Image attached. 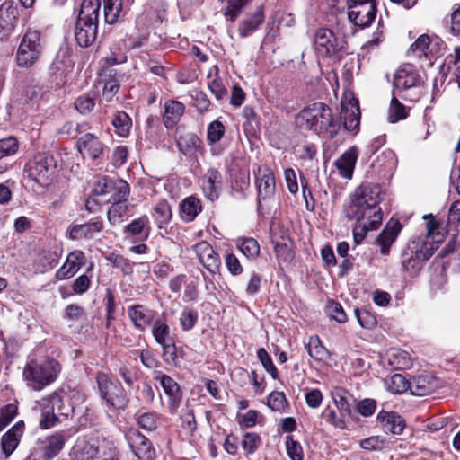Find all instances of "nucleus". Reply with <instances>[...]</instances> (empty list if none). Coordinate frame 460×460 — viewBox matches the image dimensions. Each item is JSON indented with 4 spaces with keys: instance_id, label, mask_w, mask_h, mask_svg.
<instances>
[{
    "instance_id": "f257e3e1",
    "label": "nucleus",
    "mask_w": 460,
    "mask_h": 460,
    "mask_svg": "<svg viewBox=\"0 0 460 460\" xmlns=\"http://www.w3.org/2000/svg\"><path fill=\"white\" fill-rule=\"evenodd\" d=\"M381 188L379 185L362 184L350 195L349 202L344 208L349 220L381 223L383 213L379 208Z\"/></svg>"
},
{
    "instance_id": "f03ea898",
    "label": "nucleus",
    "mask_w": 460,
    "mask_h": 460,
    "mask_svg": "<svg viewBox=\"0 0 460 460\" xmlns=\"http://www.w3.org/2000/svg\"><path fill=\"white\" fill-rule=\"evenodd\" d=\"M60 371L59 362L45 356L30 359L24 366L22 376L28 387L41 391L58 379Z\"/></svg>"
},
{
    "instance_id": "7ed1b4c3",
    "label": "nucleus",
    "mask_w": 460,
    "mask_h": 460,
    "mask_svg": "<svg viewBox=\"0 0 460 460\" xmlns=\"http://www.w3.org/2000/svg\"><path fill=\"white\" fill-rule=\"evenodd\" d=\"M307 129L317 134L326 133L330 137L336 136L339 126L334 121L332 110L323 102H314L305 107L298 115Z\"/></svg>"
},
{
    "instance_id": "20e7f679",
    "label": "nucleus",
    "mask_w": 460,
    "mask_h": 460,
    "mask_svg": "<svg viewBox=\"0 0 460 460\" xmlns=\"http://www.w3.org/2000/svg\"><path fill=\"white\" fill-rule=\"evenodd\" d=\"M96 381L100 396L105 405L115 409H122L127 405L128 395L119 383L111 381L104 373H98Z\"/></svg>"
},
{
    "instance_id": "39448f33",
    "label": "nucleus",
    "mask_w": 460,
    "mask_h": 460,
    "mask_svg": "<svg viewBox=\"0 0 460 460\" xmlns=\"http://www.w3.org/2000/svg\"><path fill=\"white\" fill-rule=\"evenodd\" d=\"M41 53L40 34L37 31L29 30L23 36L16 53L19 66L30 67Z\"/></svg>"
},
{
    "instance_id": "423d86ee",
    "label": "nucleus",
    "mask_w": 460,
    "mask_h": 460,
    "mask_svg": "<svg viewBox=\"0 0 460 460\" xmlns=\"http://www.w3.org/2000/svg\"><path fill=\"white\" fill-rule=\"evenodd\" d=\"M29 177L41 187L52 181L55 173V162L52 156L39 154L28 164Z\"/></svg>"
},
{
    "instance_id": "0eeeda50",
    "label": "nucleus",
    "mask_w": 460,
    "mask_h": 460,
    "mask_svg": "<svg viewBox=\"0 0 460 460\" xmlns=\"http://www.w3.org/2000/svg\"><path fill=\"white\" fill-rule=\"evenodd\" d=\"M59 405L60 394L58 393H52L35 402L32 411L35 414H40L39 425L42 429H49L61 422V419L53 411V407Z\"/></svg>"
},
{
    "instance_id": "6e6552de",
    "label": "nucleus",
    "mask_w": 460,
    "mask_h": 460,
    "mask_svg": "<svg viewBox=\"0 0 460 460\" xmlns=\"http://www.w3.org/2000/svg\"><path fill=\"white\" fill-rule=\"evenodd\" d=\"M66 440L64 432H55L44 438H40L35 448L36 454L42 460H50L62 450Z\"/></svg>"
},
{
    "instance_id": "1a4fd4ad",
    "label": "nucleus",
    "mask_w": 460,
    "mask_h": 460,
    "mask_svg": "<svg viewBox=\"0 0 460 460\" xmlns=\"http://www.w3.org/2000/svg\"><path fill=\"white\" fill-rule=\"evenodd\" d=\"M376 16V2L348 5L349 21L361 29L368 27Z\"/></svg>"
},
{
    "instance_id": "9d476101",
    "label": "nucleus",
    "mask_w": 460,
    "mask_h": 460,
    "mask_svg": "<svg viewBox=\"0 0 460 460\" xmlns=\"http://www.w3.org/2000/svg\"><path fill=\"white\" fill-rule=\"evenodd\" d=\"M127 440L134 455L139 460H154L155 450L150 440L142 435L137 429H130L127 433Z\"/></svg>"
},
{
    "instance_id": "9b49d317",
    "label": "nucleus",
    "mask_w": 460,
    "mask_h": 460,
    "mask_svg": "<svg viewBox=\"0 0 460 460\" xmlns=\"http://www.w3.org/2000/svg\"><path fill=\"white\" fill-rule=\"evenodd\" d=\"M77 138L76 148L84 158L95 160L99 158L105 148V145L100 137L85 131Z\"/></svg>"
},
{
    "instance_id": "f8f14e48",
    "label": "nucleus",
    "mask_w": 460,
    "mask_h": 460,
    "mask_svg": "<svg viewBox=\"0 0 460 460\" xmlns=\"http://www.w3.org/2000/svg\"><path fill=\"white\" fill-rule=\"evenodd\" d=\"M341 113L344 128L350 132H357L360 123V111L358 100L351 93H346L341 101Z\"/></svg>"
},
{
    "instance_id": "ddd939ff",
    "label": "nucleus",
    "mask_w": 460,
    "mask_h": 460,
    "mask_svg": "<svg viewBox=\"0 0 460 460\" xmlns=\"http://www.w3.org/2000/svg\"><path fill=\"white\" fill-rule=\"evenodd\" d=\"M314 49L318 55L330 57L339 50L340 42L332 31L320 28L314 34Z\"/></svg>"
},
{
    "instance_id": "4468645a",
    "label": "nucleus",
    "mask_w": 460,
    "mask_h": 460,
    "mask_svg": "<svg viewBox=\"0 0 460 460\" xmlns=\"http://www.w3.org/2000/svg\"><path fill=\"white\" fill-rule=\"evenodd\" d=\"M270 239L279 260L290 261L293 258L291 241L285 230L277 226H270Z\"/></svg>"
},
{
    "instance_id": "2eb2a0df",
    "label": "nucleus",
    "mask_w": 460,
    "mask_h": 460,
    "mask_svg": "<svg viewBox=\"0 0 460 460\" xmlns=\"http://www.w3.org/2000/svg\"><path fill=\"white\" fill-rule=\"evenodd\" d=\"M258 199H267L274 196L276 190L275 177L270 167L261 165L256 172Z\"/></svg>"
},
{
    "instance_id": "dca6fc26",
    "label": "nucleus",
    "mask_w": 460,
    "mask_h": 460,
    "mask_svg": "<svg viewBox=\"0 0 460 460\" xmlns=\"http://www.w3.org/2000/svg\"><path fill=\"white\" fill-rule=\"evenodd\" d=\"M84 263V253L80 250H75L68 253L63 265L56 271L55 277L58 280L71 279Z\"/></svg>"
},
{
    "instance_id": "f3484780",
    "label": "nucleus",
    "mask_w": 460,
    "mask_h": 460,
    "mask_svg": "<svg viewBox=\"0 0 460 460\" xmlns=\"http://www.w3.org/2000/svg\"><path fill=\"white\" fill-rule=\"evenodd\" d=\"M441 238L429 240V236H416L407 244L406 250L412 252L421 259L428 261L438 247Z\"/></svg>"
},
{
    "instance_id": "a211bd4d",
    "label": "nucleus",
    "mask_w": 460,
    "mask_h": 460,
    "mask_svg": "<svg viewBox=\"0 0 460 460\" xmlns=\"http://www.w3.org/2000/svg\"><path fill=\"white\" fill-rule=\"evenodd\" d=\"M103 229L100 217H94L85 224L70 226L67 234L72 240L91 239Z\"/></svg>"
},
{
    "instance_id": "6ab92c4d",
    "label": "nucleus",
    "mask_w": 460,
    "mask_h": 460,
    "mask_svg": "<svg viewBox=\"0 0 460 460\" xmlns=\"http://www.w3.org/2000/svg\"><path fill=\"white\" fill-rule=\"evenodd\" d=\"M194 250L199 258V262L211 273L219 270L221 261L208 242H200L194 246Z\"/></svg>"
},
{
    "instance_id": "aec40b11",
    "label": "nucleus",
    "mask_w": 460,
    "mask_h": 460,
    "mask_svg": "<svg viewBox=\"0 0 460 460\" xmlns=\"http://www.w3.org/2000/svg\"><path fill=\"white\" fill-rule=\"evenodd\" d=\"M128 315L134 327L143 332L154 323L155 312L143 305H133L128 307Z\"/></svg>"
},
{
    "instance_id": "412c9836",
    "label": "nucleus",
    "mask_w": 460,
    "mask_h": 460,
    "mask_svg": "<svg viewBox=\"0 0 460 460\" xmlns=\"http://www.w3.org/2000/svg\"><path fill=\"white\" fill-rule=\"evenodd\" d=\"M402 224L397 219H390L385 225L384 230L377 237V243L381 247V253L388 255L392 244L396 240L402 230Z\"/></svg>"
},
{
    "instance_id": "4be33fe9",
    "label": "nucleus",
    "mask_w": 460,
    "mask_h": 460,
    "mask_svg": "<svg viewBox=\"0 0 460 460\" xmlns=\"http://www.w3.org/2000/svg\"><path fill=\"white\" fill-rule=\"evenodd\" d=\"M421 83L418 72L411 66H404L394 74V85L399 90H407Z\"/></svg>"
},
{
    "instance_id": "5701e85b",
    "label": "nucleus",
    "mask_w": 460,
    "mask_h": 460,
    "mask_svg": "<svg viewBox=\"0 0 460 460\" xmlns=\"http://www.w3.org/2000/svg\"><path fill=\"white\" fill-rule=\"evenodd\" d=\"M17 22V6L11 1H4L0 6V35L10 33Z\"/></svg>"
},
{
    "instance_id": "b1692460",
    "label": "nucleus",
    "mask_w": 460,
    "mask_h": 460,
    "mask_svg": "<svg viewBox=\"0 0 460 460\" xmlns=\"http://www.w3.org/2000/svg\"><path fill=\"white\" fill-rule=\"evenodd\" d=\"M222 185V174L215 168H209L202 178V190L207 199L215 200L218 198Z\"/></svg>"
},
{
    "instance_id": "393cba45",
    "label": "nucleus",
    "mask_w": 460,
    "mask_h": 460,
    "mask_svg": "<svg viewBox=\"0 0 460 460\" xmlns=\"http://www.w3.org/2000/svg\"><path fill=\"white\" fill-rule=\"evenodd\" d=\"M23 432L24 423L19 421L4 434L1 439V448L5 458H8L16 449Z\"/></svg>"
},
{
    "instance_id": "a878e982",
    "label": "nucleus",
    "mask_w": 460,
    "mask_h": 460,
    "mask_svg": "<svg viewBox=\"0 0 460 460\" xmlns=\"http://www.w3.org/2000/svg\"><path fill=\"white\" fill-rule=\"evenodd\" d=\"M160 385L164 394L169 398V408L172 413L176 412L181 400V392L179 385L171 376L162 375L160 377Z\"/></svg>"
},
{
    "instance_id": "bb28decb",
    "label": "nucleus",
    "mask_w": 460,
    "mask_h": 460,
    "mask_svg": "<svg viewBox=\"0 0 460 460\" xmlns=\"http://www.w3.org/2000/svg\"><path fill=\"white\" fill-rule=\"evenodd\" d=\"M151 232L149 217L146 215L132 220L124 228V234L128 237H138L141 241L148 239Z\"/></svg>"
},
{
    "instance_id": "cd10ccee",
    "label": "nucleus",
    "mask_w": 460,
    "mask_h": 460,
    "mask_svg": "<svg viewBox=\"0 0 460 460\" xmlns=\"http://www.w3.org/2000/svg\"><path fill=\"white\" fill-rule=\"evenodd\" d=\"M358 159V150L355 146L345 151L336 161L335 166L341 176L345 179H351Z\"/></svg>"
},
{
    "instance_id": "c85d7f7f",
    "label": "nucleus",
    "mask_w": 460,
    "mask_h": 460,
    "mask_svg": "<svg viewBox=\"0 0 460 460\" xmlns=\"http://www.w3.org/2000/svg\"><path fill=\"white\" fill-rule=\"evenodd\" d=\"M98 24L77 21L75 36L79 46L86 48L94 42L97 37Z\"/></svg>"
},
{
    "instance_id": "c756f323",
    "label": "nucleus",
    "mask_w": 460,
    "mask_h": 460,
    "mask_svg": "<svg viewBox=\"0 0 460 460\" xmlns=\"http://www.w3.org/2000/svg\"><path fill=\"white\" fill-rule=\"evenodd\" d=\"M164 124L167 128H172L180 121L181 116L184 113L185 106L181 102L168 100L164 102Z\"/></svg>"
},
{
    "instance_id": "7c9ffc66",
    "label": "nucleus",
    "mask_w": 460,
    "mask_h": 460,
    "mask_svg": "<svg viewBox=\"0 0 460 460\" xmlns=\"http://www.w3.org/2000/svg\"><path fill=\"white\" fill-rule=\"evenodd\" d=\"M377 420L381 423L382 429L385 432L394 435L402 434L405 427L402 418L394 412L382 411L377 415Z\"/></svg>"
},
{
    "instance_id": "2f4dec72",
    "label": "nucleus",
    "mask_w": 460,
    "mask_h": 460,
    "mask_svg": "<svg viewBox=\"0 0 460 460\" xmlns=\"http://www.w3.org/2000/svg\"><path fill=\"white\" fill-rule=\"evenodd\" d=\"M265 16L262 7H258L256 11L246 19L240 22L238 32L241 38H246L257 31L260 25L264 22Z\"/></svg>"
},
{
    "instance_id": "473e14b6",
    "label": "nucleus",
    "mask_w": 460,
    "mask_h": 460,
    "mask_svg": "<svg viewBox=\"0 0 460 460\" xmlns=\"http://www.w3.org/2000/svg\"><path fill=\"white\" fill-rule=\"evenodd\" d=\"M100 9V0H84L81 4L77 21L98 24Z\"/></svg>"
},
{
    "instance_id": "72a5a7b5",
    "label": "nucleus",
    "mask_w": 460,
    "mask_h": 460,
    "mask_svg": "<svg viewBox=\"0 0 460 460\" xmlns=\"http://www.w3.org/2000/svg\"><path fill=\"white\" fill-rule=\"evenodd\" d=\"M200 200L196 197L185 198L180 204V217L184 222H191L201 212Z\"/></svg>"
},
{
    "instance_id": "f704fd0d",
    "label": "nucleus",
    "mask_w": 460,
    "mask_h": 460,
    "mask_svg": "<svg viewBox=\"0 0 460 460\" xmlns=\"http://www.w3.org/2000/svg\"><path fill=\"white\" fill-rule=\"evenodd\" d=\"M426 261L406 249L403 250L401 257L403 270L407 271L411 276L416 275L422 269Z\"/></svg>"
},
{
    "instance_id": "c9c22d12",
    "label": "nucleus",
    "mask_w": 460,
    "mask_h": 460,
    "mask_svg": "<svg viewBox=\"0 0 460 460\" xmlns=\"http://www.w3.org/2000/svg\"><path fill=\"white\" fill-rule=\"evenodd\" d=\"M208 87L217 100H222L226 96L227 90L222 79L218 76V69L217 66L212 67L208 72Z\"/></svg>"
},
{
    "instance_id": "e433bc0d",
    "label": "nucleus",
    "mask_w": 460,
    "mask_h": 460,
    "mask_svg": "<svg viewBox=\"0 0 460 460\" xmlns=\"http://www.w3.org/2000/svg\"><path fill=\"white\" fill-rule=\"evenodd\" d=\"M104 18L107 23H116L123 13L122 0H104Z\"/></svg>"
},
{
    "instance_id": "4c0bfd02",
    "label": "nucleus",
    "mask_w": 460,
    "mask_h": 460,
    "mask_svg": "<svg viewBox=\"0 0 460 460\" xmlns=\"http://www.w3.org/2000/svg\"><path fill=\"white\" fill-rule=\"evenodd\" d=\"M409 390L417 396H423L429 394L433 387L427 376H418L409 381Z\"/></svg>"
},
{
    "instance_id": "58836bf2",
    "label": "nucleus",
    "mask_w": 460,
    "mask_h": 460,
    "mask_svg": "<svg viewBox=\"0 0 460 460\" xmlns=\"http://www.w3.org/2000/svg\"><path fill=\"white\" fill-rule=\"evenodd\" d=\"M200 145V139L194 133H185L180 135L177 140V146L184 155L191 154Z\"/></svg>"
},
{
    "instance_id": "ea45409f",
    "label": "nucleus",
    "mask_w": 460,
    "mask_h": 460,
    "mask_svg": "<svg viewBox=\"0 0 460 460\" xmlns=\"http://www.w3.org/2000/svg\"><path fill=\"white\" fill-rule=\"evenodd\" d=\"M112 124L115 128L116 133L122 137H126L128 136L132 121L130 117L124 111H118L113 119Z\"/></svg>"
},
{
    "instance_id": "a19ab883",
    "label": "nucleus",
    "mask_w": 460,
    "mask_h": 460,
    "mask_svg": "<svg viewBox=\"0 0 460 460\" xmlns=\"http://www.w3.org/2000/svg\"><path fill=\"white\" fill-rule=\"evenodd\" d=\"M236 245L241 252L247 258H256L260 253V246L258 242L252 237L239 238Z\"/></svg>"
},
{
    "instance_id": "79ce46f5",
    "label": "nucleus",
    "mask_w": 460,
    "mask_h": 460,
    "mask_svg": "<svg viewBox=\"0 0 460 460\" xmlns=\"http://www.w3.org/2000/svg\"><path fill=\"white\" fill-rule=\"evenodd\" d=\"M119 90V84L115 78H111L104 83L102 93L101 97V103H105L106 106L113 102L118 101V92Z\"/></svg>"
},
{
    "instance_id": "37998d69",
    "label": "nucleus",
    "mask_w": 460,
    "mask_h": 460,
    "mask_svg": "<svg viewBox=\"0 0 460 460\" xmlns=\"http://www.w3.org/2000/svg\"><path fill=\"white\" fill-rule=\"evenodd\" d=\"M430 45V38L426 35H420L410 47L409 54H411L419 58L424 56L427 58H429V48Z\"/></svg>"
},
{
    "instance_id": "c03bdc74",
    "label": "nucleus",
    "mask_w": 460,
    "mask_h": 460,
    "mask_svg": "<svg viewBox=\"0 0 460 460\" xmlns=\"http://www.w3.org/2000/svg\"><path fill=\"white\" fill-rule=\"evenodd\" d=\"M152 324L153 337L159 345L165 344L173 340L170 334V327L167 323L162 321H155Z\"/></svg>"
},
{
    "instance_id": "a18cd8bd",
    "label": "nucleus",
    "mask_w": 460,
    "mask_h": 460,
    "mask_svg": "<svg viewBox=\"0 0 460 460\" xmlns=\"http://www.w3.org/2000/svg\"><path fill=\"white\" fill-rule=\"evenodd\" d=\"M386 389L391 394H400L409 390V381L401 374H394L386 380Z\"/></svg>"
},
{
    "instance_id": "49530a36",
    "label": "nucleus",
    "mask_w": 460,
    "mask_h": 460,
    "mask_svg": "<svg viewBox=\"0 0 460 460\" xmlns=\"http://www.w3.org/2000/svg\"><path fill=\"white\" fill-rule=\"evenodd\" d=\"M111 206L110 207L107 217L111 225L118 224L120 219L127 214L128 206L127 201H110Z\"/></svg>"
},
{
    "instance_id": "de8ad7c7",
    "label": "nucleus",
    "mask_w": 460,
    "mask_h": 460,
    "mask_svg": "<svg viewBox=\"0 0 460 460\" xmlns=\"http://www.w3.org/2000/svg\"><path fill=\"white\" fill-rule=\"evenodd\" d=\"M111 193V196L108 201H127L129 195V185L123 180H114Z\"/></svg>"
},
{
    "instance_id": "09e8293b",
    "label": "nucleus",
    "mask_w": 460,
    "mask_h": 460,
    "mask_svg": "<svg viewBox=\"0 0 460 460\" xmlns=\"http://www.w3.org/2000/svg\"><path fill=\"white\" fill-rule=\"evenodd\" d=\"M408 112L406 107L401 103L397 98L394 97L391 100L388 109V120L391 123H396L399 120L406 119Z\"/></svg>"
},
{
    "instance_id": "8fccbe9b",
    "label": "nucleus",
    "mask_w": 460,
    "mask_h": 460,
    "mask_svg": "<svg viewBox=\"0 0 460 460\" xmlns=\"http://www.w3.org/2000/svg\"><path fill=\"white\" fill-rule=\"evenodd\" d=\"M381 223H372L370 221L356 222L353 227V238L356 244H359L366 237L368 231L376 229Z\"/></svg>"
},
{
    "instance_id": "3c124183",
    "label": "nucleus",
    "mask_w": 460,
    "mask_h": 460,
    "mask_svg": "<svg viewBox=\"0 0 460 460\" xmlns=\"http://www.w3.org/2000/svg\"><path fill=\"white\" fill-rule=\"evenodd\" d=\"M155 213L156 215V221L159 227L163 225H167L172 217L171 206L164 199L160 200L155 207Z\"/></svg>"
},
{
    "instance_id": "603ef678",
    "label": "nucleus",
    "mask_w": 460,
    "mask_h": 460,
    "mask_svg": "<svg viewBox=\"0 0 460 460\" xmlns=\"http://www.w3.org/2000/svg\"><path fill=\"white\" fill-rule=\"evenodd\" d=\"M306 348L310 357L316 360H323L326 357L327 350L322 345L318 336H311L308 340Z\"/></svg>"
},
{
    "instance_id": "864d4df0",
    "label": "nucleus",
    "mask_w": 460,
    "mask_h": 460,
    "mask_svg": "<svg viewBox=\"0 0 460 460\" xmlns=\"http://www.w3.org/2000/svg\"><path fill=\"white\" fill-rule=\"evenodd\" d=\"M89 129L90 126L87 123L75 124L73 121H66L60 127V128L58 129V133L60 135L74 137L76 134L81 135L85 131H88Z\"/></svg>"
},
{
    "instance_id": "5fc2aeb1",
    "label": "nucleus",
    "mask_w": 460,
    "mask_h": 460,
    "mask_svg": "<svg viewBox=\"0 0 460 460\" xmlns=\"http://www.w3.org/2000/svg\"><path fill=\"white\" fill-rule=\"evenodd\" d=\"M95 105V95L93 93H85L79 96L75 101V108L81 113L86 114L93 111Z\"/></svg>"
},
{
    "instance_id": "6e6d98bb",
    "label": "nucleus",
    "mask_w": 460,
    "mask_h": 460,
    "mask_svg": "<svg viewBox=\"0 0 460 460\" xmlns=\"http://www.w3.org/2000/svg\"><path fill=\"white\" fill-rule=\"evenodd\" d=\"M332 399L341 417H348L350 415V405L343 390L337 389L336 392L332 394Z\"/></svg>"
},
{
    "instance_id": "4d7b16f0",
    "label": "nucleus",
    "mask_w": 460,
    "mask_h": 460,
    "mask_svg": "<svg viewBox=\"0 0 460 460\" xmlns=\"http://www.w3.org/2000/svg\"><path fill=\"white\" fill-rule=\"evenodd\" d=\"M198 321V313L194 309L185 308L180 315L181 329L185 332L190 331Z\"/></svg>"
},
{
    "instance_id": "13d9d810",
    "label": "nucleus",
    "mask_w": 460,
    "mask_h": 460,
    "mask_svg": "<svg viewBox=\"0 0 460 460\" xmlns=\"http://www.w3.org/2000/svg\"><path fill=\"white\" fill-rule=\"evenodd\" d=\"M225 134V126L219 120L212 121L207 130V138L210 144L217 143Z\"/></svg>"
},
{
    "instance_id": "bf43d9fd",
    "label": "nucleus",
    "mask_w": 460,
    "mask_h": 460,
    "mask_svg": "<svg viewBox=\"0 0 460 460\" xmlns=\"http://www.w3.org/2000/svg\"><path fill=\"white\" fill-rule=\"evenodd\" d=\"M250 0H229L225 10V16L231 22L235 21L241 10Z\"/></svg>"
},
{
    "instance_id": "052dcab7",
    "label": "nucleus",
    "mask_w": 460,
    "mask_h": 460,
    "mask_svg": "<svg viewBox=\"0 0 460 460\" xmlns=\"http://www.w3.org/2000/svg\"><path fill=\"white\" fill-rule=\"evenodd\" d=\"M18 150V141L13 137L0 139V160L14 155Z\"/></svg>"
},
{
    "instance_id": "680f3d73",
    "label": "nucleus",
    "mask_w": 460,
    "mask_h": 460,
    "mask_svg": "<svg viewBox=\"0 0 460 460\" xmlns=\"http://www.w3.org/2000/svg\"><path fill=\"white\" fill-rule=\"evenodd\" d=\"M261 444V438L258 434L253 432H247L244 434L242 440V447L248 454L254 453Z\"/></svg>"
},
{
    "instance_id": "e2e57ef3",
    "label": "nucleus",
    "mask_w": 460,
    "mask_h": 460,
    "mask_svg": "<svg viewBox=\"0 0 460 460\" xmlns=\"http://www.w3.org/2000/svg\"><path fill=\"white\" fill-rule=\"evenodd\" d=\"M322 416L328 423L336 429H344L346 428V422L344 420L345 417H341V414L338 416L334 409L329 407L326 408L323 411Z\"/></svg>"
},
{
    "instance_id": "0e129e2a",
    "label": "nucleus",
    "mask_w": 460,
    "mask_h": 460,
    "mask_svg": "<svg viewBox=\"0 0 460 460\" xmlns=\"http://www.w3.org/2000/svg\"><path fill=\"white\" fill-rule=\"evenodd\" d=\"M17 415V406L9 403L0 410V431L6 427Z\"/></svg>"
},
{
    "instance_id": "69168bd1",
    "label": "nucleus",
    "mask_w": 460,
    "mask_h": 460,
    "mask_svg": "<svg viewBox=\"0 0 460 460\" xmlns=\"http://www.w3.org/2000/svg\"><path fill=\"white\" fill-rule=\"evenodd\" d=\"M287 453L291 460H303V449L300 444L288 436L286 440Z\"/></svg>"
},
{
    "instance_id": "338daca9",
    "label": "nucleus",
    "mask_w": 460,
    "mask_h": 460,
    "mask_svg": "<svg viewBox=\"0 0 460 460\" xmlns=\"http://www.w3.org/2000/svg\"><path fill=\"white\" fill-rule=\"evenodd\" d=\"M113 181L114 180H111L106 176L98 178L93 183V193L95 196L111 193Z\"/></svg>"
},
{
    "instance_id": "774afa93",
    "label": "nucleus",
    "mask_w": 460,
    "mask_h": 460,
    "mask_svg": "<svg viewBox=\"0 0 460 460\" xmlns=\"http://www.w3.org/2000/svg\"><path fill=\"white\" fill-rule=\"evenodd\" d=\"M355 315L357 317L358 323L363 328L370 329L374 327L376 323V316L366 309L357 308L355 310Z\"/></svg>"
}]
</instances>
